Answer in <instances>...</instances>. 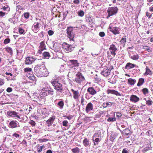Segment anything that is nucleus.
I'll list each match as a JSON object with an SVG mask.
<instances>
[{"label":"nucleus","mask_w":153,"mask_h":153,"mask_svg":"<svg viewBox=\"0 0 153 153\" xmlns=\"http://www.w3.org/2000/svg\"><path fill=\"white\" fill-rule=\"evenodd\" d=\"M34 74L38 77L47 76L49 72L44 64L42 65H37L34 68Z\"/></svg>","instance_id":"obj_1"},{"label":"nucleus","mask_w":153,"mask_h":153,"mask_svg":"<svg viewBox=\"0 0 153 153\" xmlns=\"http://www.w3.org/2000/svg\"><path fill=\"white\" fill-rule=\"evenodd\" d=\"M118 9L116 7H109L107 10L108 16L107 18L111 16L116 14L118 12Z\"/></svg>","instance_id":"obj_2"},{"label":"nucleus","mask_w":153,"mask_h":153,"mask_svg":"<svg viewBox=\"0 0 153 153\" xmlns=\"http://www.w3.org/2000/svg\"><path fill=\"white\" fill-rule=\"evenodd\" d=\"M67 33L68 37L70 39V40L74 41L75 34L72 32L73 28L72 27H68L67 29Z\"/></svg>","instance_id":"obj_3"},{"label":"nucleus","mask_w":153,"mask_h":153,"mask_svg":"<svg viewBox=\"0 0 153 153\" xmlns=\"http://www.w3.org/2000/svg\"><path fill=\"white\" fill-rule=\"evenodd\" d=\"M51 83L54 87V88L59 92H61L63 88L62 85L58 82L53 80L51 82Z\"/></svg>","instance_id":"obj_4"},{"label":"nucleus","mask_w":153,"mask_h":153,"mask_svg":"<svg viewBox=\"0 0 153 153\" xmlns=\"http://www.w3.org/2000/svg\"><path fill=\"white\" fill-rule=\"evenodd\" d=\"M7 115L9 116L17 117V118H20L21 115L16 112L13 111H9L7 112Z\"/></svg>","instance_id":"obj_5"},{"label":"nucleus","mask_w":153,"mask_h":153,"mask_svg":"<svg viewBox=\"0 0 153 153\" xmlns=\"http://www.w3.org/2000/svg\"><path fill=\"white\" fill-rule=\"evenodd\" d=\"M76 76L75 81L79 83H81L82 81L85 80L84 77L82 76L80 72H78L76 74Z\"/></svg>","instance_id":"obj_6"},{"label":"nucleus","mask_w":153,"mask_h":153,"mask_svg":"<svg viewBox=\"0 0 153 153\" xmlns=\"http://www.w3.org/2000/svg\"><path fill=\"white\" fill-rule=\"evenodd\" d=\"M35 61L37 62H40L41 61V60L39 59H35L33 57H27L26 59L25 63L27 65L30 64Z\"/></svg>","instance_id":"obj_7"},{"label":"nucleus","mask_w":153,"mask_h":153,"mask_svg":"<svg viewBox=\"0 0 153 153\" xmlns=\"http://www.w3.org/2000/svg\"><path fill=\"white\" fill-rule=\"evenodd\" d=\"M109 50L110 51L111 54L112 55L115 56L116 55L115 52L117 50V48L115 47V45H111Z\"/></svg>","instance_id":"obj_8"},{"label":"nucleus","mask_w":153,"mask_h":153,"mask_svg":"<svg viewBox=\"0 0 153 153\" xmlns=\"http://www.w3.org/2000/svg\"><path fill=\"white\" fill-rule=\"evenodd\" d=\"M63 48L67 51L70 52L71 51L72 47L66 43H64L62 44Z\"/></svg>","instance_id":"obj_9"},{"label":"nucleus","mask_w":153,"mask_h":153,"mask_svg":"<svg viewBox=\"0 0 153 153\" xmlns=\"http://www.w3.org/2000/svg\"><path fill=\"white\" fill-rule=\"evenodd\" d=\"M118 134L117 133H112L111 134L109 137V140L111 142V143H113L114 140L117 137Z\"/></svg>","instance_id":"obj_10"},{"label":"nucleus","mask_w":153,"mask_h":153,"mask_svg":"<svg viewBox=\"0 0 153 153\" xmlns=\"http://www.w3.org/2000/svg\"><path fill=\"white\" fill-rule=\"evenodd\" d=\"M39 23L38 22L34 23L33 27V31L35 33H36L39 31Z\"/></svg>","instance_id":"obj_11"},{"label":"nucleus","mask_w":153,"mask_h":153,"mask_svg":"<svg viewBox=\"0 0 153 153\" xmlns=\"http://www.w3.org/2000/svg\"><path fill=\"white\" fill-rule=\"evenodd\" d=\"M110 30L114 34L116 35L119 33V28L118 27H110Z\"/></svg>","instance_id":"obj_12"},{"label":"nucleus","mask_w":153,"mask_h":153,"mask_svg":"<svg viewBox=\"0 0 153 153\" xmlns=\"http://www.w3.org/2000/svg\"><path fill=\"white\" fill-rule=\"evenodd\" d=\"M87 91L89 94L94 95L96 94V91L93 87H89L88 88Z\"/></svg>","instance_id":"obj_13"},{"label":"nucleus","mask_w":153,"mask_h":153,"mask_svg":"<svg viewBox=\"0 0 153 153\" xmlns=\"http://www.w3.org/2000/svg\"><path fill=\"white\" fill-rule=\"evenodd\" d=\"M110 73L109 69H106L101 72V74L104 76L107 77L110 74Z\"/></svg>","instance_id":"obj_14"},{"label":"nucleus","mask_w":153,"mask_h":153,"mask_svg":"<svg viewBox=\"0 0 153 153\" xmlns=\"http://www.w3.org/2000/svg\"><path fill=\"white\" fill-rule=\"evenodd\" d=\"M93 109L92 104L91 103L89 102L87 105L86 107L85 111L87 113H88L90 111L92 110Z\"/></svg>","instance_id":"obj_15"},{"label":"nucleus","mask_w":153,"mask_h":153,"mask_svg":"<svg viewBox=\"0 0 153 153\" xmlns=\"http://www.w3.org/2000/svg\"><path fill=\"white\" fill-rule=\"evenodd\" d=\"M82 143L85 147L89 146H90V141L87 138H85L83 140Z\"/></svg>","instance_id":"obj_16"},{"label":"nucleus","mask_w":153,"mask_h":153,"mask_svg":"<svg viewBox=\"0 0 153 153\" xmlns=\"http://www.w3.org/2000/svg\"><path fill=\"white\" fill-rule=\"evenodd\" d=\"M71 91L73 93L74 98L75 99H77L79 96V91H75L73 89H71Z\"/></svg>","instance_id":"obj_17"},{"label":"nucleus","mask_w":153,"mask_h":153,"mask_svg":"<svg viewBox=\"0 0 153 153\" xmlns=\"http://www.w3.org/2000/svg\"><path fill=\"white\" fill-rule=\"evenodd\" d=\"M130 100L133 102H136L139 100V98L136 95H132L131 96Z\"/></svg>","instance_id":"obj_18"},{"label":"nucleus","mask_w":153,"mask_h":153,"mask_svg":"<svg viewBox=\"0 0 153 153\" xmlns=\"http://www.w3.org/2000/svg\"><path fill=\"white\" fill-rule=\"evenodd\" d=\"M45 46L44 42H42L40 44L39 49V53H41L45 49Z\"/></svg>","instance_id":"obj_19"},{"label":"nucleus","mask_w":153,"mask_h":153,"mask_svg":"<svg viewBox=\"0 0 153 153\" xmlns=\"http://www.w3.org/2000/svg\"><path fill=\"white\" fill-rule=\"evenodd\" d=\"M97 134L95 133L93 137V140L94 142V145H97L98 144V143L100 142V140L98 138H96L94 140V138L95 136H97L96 135H97Z\"/></svg>","instance_id":"obj_20"},{"label":"nucleus","mask_w":153,"mask_h":153,"mask_svg":"<svg viewBox=\"0 0 153 153\" xmlns=\"http://www.w3.org/2000/svg\"><path fill=\"white\" fill-rule=\"evenodd\" d=\"M107 93L108 94L111 93L114 94L117 96H121V94L117 91L114 90H108L107 91Z\"/></svg>","instance_id":"obj_21"},{"label":"nucleus","mask_w":153,"mask_h":153,"mask_svg":"<svg viewBox=\"0 0 153 153\" xmlns=\"http://www.w3.org/2000/svg\"><path fill=\"white\" fill-rule=\"evenodd\" d=\"M135 65L130 63H128L125 66V68L129 69L134 68Z\"/></svg>","instance_id":"obj_22"},{"label":"nucleus","mask_w":153,"mask_h":153,"mask_svg":"<svg viewBox=\"0 0 153 153\" xmlns=\"http://www.w3.org/2000/svg\"><path fill=\"white\" fill-rule=\"evenodd\" d=\"M55 118V117L54 116H52V117H51L50 119L47 120L46 121L47 123L48 124H52Z\"/></svg>","instance_id":"obj_23"},{"label":"nucleus","mask_w":153,"mask_h":153,"mask_svg":"<svg viewBox=\"0 0 153 153\" xmlns=\"http://www.w3.org/2000/svg\"><path fill=\"white\" fill-rule=\"evenodd\" d=\"M128 83L130 85H134L136 82V80L135 79H133L131 78H129L128 79Z\"/></svg>","instance_id":"obj_24"},{"label":"nucleus","mask_w":153,"mask_h":153,"mask_svg":"<svg viewBox=\"0 0 153 153\" xmlns=\"http://www.w3.org/2000/svg\"><path fill=\"white\" fill-rule=\"evenodd\" d=\"M71 65H73L74 66H78V63L77 62L76 60H70Z\"/></svg>","instance_id":"obj_25"},{"label":"nucleus","mask_w":153,"mask_h":153,"mask_svg":"<svg viewBox=\"0 0 153 153\" xmlns=\"http://www.w3.org/2000/svg\"><path fill=\"white\" fill-rule=\"evenodd\" d=\"M71 151L73 153H79L80 152L79 149L77 147H75L71 149Z\"/></svg>","instance_id":"obj_26"},{"label":"nucleus","mask_w":153,"mask_h":153,"mask_svg":"<svg viewBox=\"0 0 153 153\" xmlns=\"http://www.w3.org/2000/svg\"><path fill=\"white\" fill-rule=\"evenodd\" d=\"M144 79L143 78H140L139 79L137 85V86H140L144 82Z\"/></svg>","instance_id":"obj_27"},{"label":"nucleus","mask_w":153,"mask_h":153,"mask_svg":"<svg viewBox=\"0 0 153 153\" xmlns=\"http://www.w3.org/2000/svg\"><path fill=\"white\" fill-rule=\"evenodd\" d=\"M146 71L145 72V75H152V72L148 68V67H146Z\"/></svg>","instance_id":"obj_28"},{"label":"nucleus","mask_w":153,"mask_h":153,"mask_svg":"<svg viewBox=\"0 0 153 153\" xmlns=\"http://www.w3.org/2000/svg\"><path fill=\"white\" fill-rule=\"evenodd\" d=\"M43 55L45 58L46 59H48L50 57L49 53L48 52H44L43 53Z\"/></svg>","instance_id":"obj_29"},{"label":"nucleus","mask_w":153,"mask_h":153,"mask_svg":"<svg viewBox=\"0 0 153 153\" xmlns=\"http://www.w3.org/2000/svg\"><path fill=\"white\" fill-rule=\"evenodd\" d=\"M58 105L59 106V108H62L64 105L63 102L62 101L59 102L58 103Z\"/></svg>","instance_id":"obj_30"},{"label":"nucleus","mask_w":153,"mask_h":153,"mask_svg":"<svg viewBox=\"0 0 153 153\" xmlns=\"http://www.w3.org/2000/svg\"><path fill=\"white\" fill-rule=\"evenodd\" d=\"M131 58L133 60H136L138 59L139 56L138 55H135L131 56Z\"/></svg>","instance_id":"obj_31"},{"label":"nucleus","mask_w":153,"mask_h":153,"mask_svg":"<svg viewBox=\"0 0 153 153\" xmlns=\"http://www.w3.org/2000/svg\"><path fill=\"white\" fill-rule=\"evenodd\" d=\"M107 120L108 122H114L115 121L116 119L114 117H110Z\"/></svg>","instance_id":"obj_32"},{"label":"nucleus","mask_w":153,"mask_h":153,"mask_svg":"<svg viewBox=\"0 0 153 153\" xmlns=\"http://www.w3.org/2000/svg\"><path fill=\"white\" fill-rule=\"evenodd\" d=\"M77 14L78 16H83L84 15V12L82 10H80L79 11H78Z\"/></svg>","instance_id":"obj_33"},{"label":"nucleus","mask_w":153,"mask_h":153,"mask_svg":"<svg viewBox=\"0 0 153 153\" xmlns=\"http://www.w3.org/2000/svg\"><path fill=\"white\" fill-rule=\"evenodd\" d=\"M142 91L144 94H147L149 92V90L147 88H144L142 90Z\"/></svg>","instance_id":"obj_34"},{"label":"nucleus","mask_w":153,"mask_h":153,"mask_svg":"<svg viewBox=\"0 0 153 153\" xmlns=\"http://www.w3.org/2000/svg\"><path fill=\"white\" fill-rule=\"evenodd\" d=\"M126 38L123 37L122 39L120 41V43L121 44H125L126 42Z\"/></svg>","instance_id":"obj_35"},{"label":"nucleus","mask_w":153,"mask_h":153,"mask_svg":"<svg viewBox=\"0 0 153 153\" xmlns=\"http://www.w3.org/2000/svg\"><path fill=\"white\" fill-rule=\"evenodd\" d=\"M24 70L25 72H31L32 71V69L30 68H26L24 69Z\"/></svg>","instance_id":"obj_36"},{"label":"nucleus","mask_w":153,"mask_h":153,"mask_svg":"<svg viewBox=\"0 0 153 153\" xmlns=\"http://www.w3.org/2000/svg\"><path fill=\"white\" fill-rule=\"evenodd\" d=\"M6 51L8 52L11 53L12 52V50L11 48L9 47H7L6 48Z\"/></svg>","instance_id":"obj_37"},{"label":"nucleus","mask_w":153,"mask_h":153,"mask_svg":"<svg viewBox=\"0 0 153 153\" xmlns=\"http://www.w3.org/2000/svg\"><path fill=\"white\" fill-rule=\"evenodd\" d=\"M24 16L25 18L28 19L29 18V14L28 13H26L24 14Z\"/></svg>","instance_id":"obj_38"},{"label":"nucleus","mask_w":153,"mask_h":153,"mask_svg":"<svg viewBox=\"0 0 153 153\" xmlns=\"http://www.w3.org/2000/svg\"><path fill=\"white\" fill-rule=\"evenodd\" d=\"M1 9H2L4 10H7L9 11L10 10V8L8 6L3 7L2 8H1Z\"/></svg>","instance_id":"obj_39"},{"label":"nucleus","mask_w":153,"mask_h":153,"mask_svg":"<svg viewBox=\"0 0 153 153\" xmlns=\"http://www.w3.org/2000/svg\"><path fill=\"white\" fill-rule=\"evenodd\" d=\"M144 48L147 51H148L149 52H150L152 51V50L151 49L148 48V47L147 46H144Z\"/></svg>","instance_id":"obj_40"},{"label":"nucleus","mask_w":153,"mask_h":153,"mask_svg":"<svg viewBox=\"0 0 153 153\" xmlns=\"http://www.w3.org/2000/svg\"><path fill=\"white\" fill-rule=\"evenodd\" d=\"M10 42V39H6L4 40V44H7L9 43Z\"/></svg>","instance_id":"obj_41"},{"label":"nucleus","mask_w":153,"mask_h":153,"mask_svg":"<svg viewBox=\"0 0 153 153\" xmlns=\"http://www.w3.org/2000/svg\"><path fill=\"white\" fill-rule=\"evenodd\" d=\"M146 104L149 105H151L152 104V101L151 100L146 101Z\"/></svg>","instance_id":"obj_42"},{"label":"nucleus","mask_w":153,"mask_h":153,"mask_svg":"<svg viewBox=\"0 0 153 153\" xmlns=\"http://www.w3.org/2000/svg\"><path fill=\"white\" fill-rule=\"evenodd\" d=\"M48 140L47 139H45V138L42 139H39V141L40 142L42 143L44 142H45L47 141Z\"/></svg>","instance_id":"obj_43"},{"label":"nucleus","mask_w":153,"mask_h":153,"mask_svg":"<svg viewBox=\"0 0 153 153\" xmlns=\"http://www.w3.org/2000/svg\"><path fill=\"white\" fill-rule=\"evenodd\" d=\"M117 114V117L118 118H119L122 116L121 114L119 112H117L116 113Z\"/></svg>","instance_id":"obj_44"},{"label":"nucleus","mask_w":153,"mask_h":153,"mask_svg":"<svg viewBox=\"0 0 153 153\" xmlns=\"http://www.w3.org/2000/svg\"><path fill=\"white\" fill-rule=\"evenodd\" d=\"M5 13L2 11H0V17H3L5 16Z\"/></svg>","instance_id":"obj_45"},{"label":"nucleus","mask_w":153,"mask_h":153,"mask_svg":"<svg viewBox=\"0 0 153 153\" xmlns=\"http://www.w3.org/2000/svg\"><path fill=\"white\" fill-rule=\"evenodd\" d=\"M109 103L107 102L103 104L102 106L103 107L105 108L109 105Z\"/></svg>","instance_id":"obj_46"},{"label":"nucleus","mask_w":153,"mask_h":153,"mask_svg":"<svg viewBox=\"0 0 153 153\" xmlns=\"http://www.w3.org/2000/svg\"><path fill=\"white\" fill-rule=\"evenodd\" d=\"M73 2L74 4H78L79 3L80 1L79 0H74Z\"/></svg>","instance_id":"obj_47"},{"label":"nucleus","mask_w":153,"mask_h":153,"mask_svg":"<svg viewBox=\"0 0 153 153\" xmlns=\"http://www.w3.org/2000/svg\"><path fill=\"white\" fill-rule=\"evenodd\" d=\"M149 148H145L143 149L142 150V152H145L149 150Z\"/></svg>","instance_id":"obj_48"},{"label":"nucleus","mask_w":153,"mask_h":153,"mask_svg":"<svg viewBox=\"0 0 153 153\" xmlns=\"http://www.w3.org/2000/svg\"><path fill=\"white\" fill-rule=\"evenodd\" d=\"M47 91L48 92L49 94L53 95V91L52 90H48Z\"/></svg>","instance_id":"obj_49"},{"label":"nucleus","mask_w":153,"mask_h":153,"mask_svg":"<svg viewBox=\"0 0 153 153\" xmlns=\"http://www.w3.org/2000/svg\"><path fill=\"white\" fill-rule=\"evenodd\" d=\"M24 30L21 28H19V32L20 33L22 34H23L24 33Z\"/></svg>","instance_id":"obj_50"},{"label":"nucleus","mask_w":153,"mask_h":153,"mask_svg":"<svg viewBox=\"0 0 153 153\" xmlns=\"http://www.w3.org/2000/svg\"><path fill=\"white\" fill-rule=\"evenodd\" d=\"M99 35L101 37H103L104 36L105 34L104 32H102L100 33Z\"/></svg>","instance_id":"obj_51"},{"label":"nucleus","mask_w":153,"mask_h":153,"mask_svg":"<svg viewBox=\"0 0 153 153\" xmlns=\"http://www.w3.org/2000/svg\"><path fill=\"white\" fill-rule=\"evenodd\" d=\"M48 34L49 35H52L53 33V32L51 30H49L48 32Z\"/></svg>","instance_id":"obj_52"},{"label":"nucleus","mask_w":153,"mask_h":153,"mask_svg":"<svg viewBox=\"0 0 153 153\" xmlns=\"http://www.w3.org/2000/svg\"><path fill=\"white\" fill-rule=\"evenodd\" d=\"M13 136L16 138H18L19 137V134H16V133L14 134Z\"/></svg>","instance_id":"obj_53"},{"label":"nucleus","mask_w":153,"mask_h":153,"mask_svg":"<svg viewBox=\"0 0 153 153\" xmlns=\"http://www.w3.org/2000/svg\"><path fill=\"white\" fill-rule=\"evenodd\" d=\"M12 91V89L11 88H8L7 89V91L8 92H10Z\"/></svg>","instance_id":"obj_54"},{"label":"nucleus","mask_w":153,"mask_h":153,"mask_svg":"<svg viewBox=\"0 0 153 153\" xmlns=\"http://www.w3.org/2000/svg\"><path fill=\"white\" fill-rule=\"evenodd\" d=\"M85 100L83 97V96H82L81 100V103L82 105H84L83 102Z\"/></svg>","instance_id":"obj_55"},{"label":"nucleus","mask_w":153,"mask_h":153,"mask_svg":"<svg viewBox=\"0 0 153 153\" xmlns=\"http://www.w3.org/2000/svg\"><path fill=\"white\" fill-rule=\"evenodd\" d=\"M4 83L3 80L0 79V85H3Z\"/></svg>","instance_id":"obj_56"},{"label":"nucleus","mask_w":153,"mask_h":153,"mask_svg":"<svg viewBox=\"0 0 153 153\" xmlns=\"http://www.w3.org/2000/svg\"><path fill=\"white\" fill-rule=\"evenodd\" d=\"M122 153H128V152L126 149H124L122 151Z\"/></svg>","instance_id":"obj_57"},{"label":"nucleus","mask_w":153,"mask_h":153,"mask_svg":"<svg viewBox=\"0 0 153 153\" xmlns=\"http://www.w3.org/2000/svg\"><path fill=\"white\" fill-rule=\"evenodd\" d=\"M17 123H16L14 121H12L10 122L9 124H16Z\"/></svg>","instance_id":"obj_58"},{"label":"nucleus","mask_w":153,"mask_h":153,"mask_svg":"<svg viewBox=\"0 0 153 153\" xmlns=\"http://www.w3.org/2000/svg\"><path fill=\"white\" fill-rule=\"evenodd\" d=\"M10 126L9 127L12 128H14L17 127V125H10Z\"/></svg>","instance_id":"obj_59"},{"label":"nucleus","mask_w":153,"mask_h":153,"mask_svg":"<svg viewBox=\"0 0 153 153\" xmlns=\"http://www.w3.org/2000/svg\"><path fill=\"white\" fill-rule=\"evenodd\" d=\"M146 16L149 17L150 18L151 17V15L150 14V13H149L148 12H147L146 13Z\"/></svg>","instance_id":"obj_60"},{"label":"nucleus","mask_w":153,"mask_h":153,"mask_svg":"<svg viewBox=\"0 0 153 153\" xmlns=\"http://www.w3.org/2000/svg\"><path fill=\"white\" fill-rule=\"evenodd\" d=\"M28 77H29V78L30 79L32 80H34V77L33 76H29Z\"/></svg>","instance_id":"obj_61"},{"label":"nucleus","mask_w":153,"mask_h":153,"mask_svg":"<svg viewBox=\"0 0 153 153\" xmlns=\"http://www.w3.org/2000/svg\"><path fill=\"white\" fill-rule=\"evenodd\" d=\"M68 123V121L66 120H64L63 122V124H67Z\"/></svg>","instance_id":"obj_62"},{"label":"nucleus","mask_w":153,"mask_h":153,"mask_svg":"<svg viewBox=\"0 0 153 153\" xmlns=\"http://www.w3.org/2000/svg\"><path fill=\"white\" fill-rule=\"evenodd\" d=\"M46 153H52V152L51 150L49 149V150H48L46 151Z\"/></svg>","instance_id":"obj_63"},{"label":"nucleus","mask_w":153,"mask_h":153,"mask_svg":"<svg viewBox=\"0 0 153 153\" xmlns=\"http://www.w3.org/2000/svg\"><path fill=\"white\" fill-rule=\"evenodd\" d=\"M150 11H153V5L150 7Z\"/></svg>","instance_id":"obj_64"}]
</instances>
